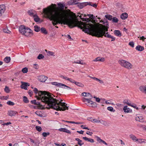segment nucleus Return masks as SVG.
I'll use <instances>...</instances> for the list:
<instances>
[{
	"instance_id": "55",
	"label": "nucleus",
	"mask_w": 146,
	"mask_h": 146,
	"mask_svg": "<svg viewBox=\"0 0 146 146\" xmlns=\"http://www.w3.org/2000/svg\"><path fill=\"white\" fill-rule=\"evenodd\" d=\"M60 77L62 78V79H65L66 80H68V79H69V78H68L67 77H66V76H60Z\"/></svg>"
},
{
	"instance_id": "53",
	"label": "nucleus",
	"mask_w": 146,
	"mask_h": 146,
	"mask_svg": "<svg viewBox=\"0 0 146 146\" xmlns=\"http://www.w3.org/2000/svg\"><path fill=\"white\" fill-rule=\"evenodd\" d=\"M35 113L37 115L41 117L42 116V114H41V113L39 111H36Z\"/></svg>"
},
{
	"instance_id": "41",
	"label": "nucleus",
	"mask_w": 146,
	"mask_h": 146,
	"mask_svg": "<svg viewBox=\"0 0 146 146\" xmlns=\"http://www.w3.org/2000/svg\"><path fill=\"white\" fill-rule=\"evenodd\" d=\"M3 30V32L5 33H10L11 32V31L8 29L7 28L4 29Z\"/></svg>"
},
{
	"instance_id": "58",
	"label": "nucleus",
	"mask_w": 146,
	"mask_h": 146,
	"mask_svg": "<svg viewBox=\"0 0 146 146\" xmlns=\"http://www.w3.org/2000/svg\"><path fill=\"white\" fill-rule=\"evenodd\" d=\"M138 38H139L140 40H142L143 41H144V40L146 39L145 38L144 36H143L141 37L138 36Z\"/></svg>"
},
{
	"instance_id": "63",
	"label": "nucleus",
	"mask_w": 146,
	"mask_h": 146,
	"mask_svg": "<svg viewBox=\"0 0 146 146\" xmlns=\"http://www.w3.org/2000/svg\"><path fill=\"white\" fill-rule=\"evenodd\" d=\"M36 102V101L35 100H33L31 101V103L35 105Z\"/></svg>"
},
{
	"instance_id": "49",
	"label": "nucleus",
	"mask_w": 146,
	"mask_h": 146,
	"mask_svg": "<svg viewBox=\"0 0 146 146\" xmlns=\"http://www.w3.org/2000/svg\"><path fill=\"white\" fill-rule=\"evenodd\" d=\"M44 58V56L42 54H39L37 57V58L38 59H41Z\"/></svg>"
},
{
	"instance_id": "17",
	"label": "nucleus",
	"mask_w": 146,
	"mask_h": 146,
	"mask_svg": "<svg viewBox=\"0 0 146 146\" xmlns=\"http://www.w3.org/2000/svg\"><path fill=\"white\" fill-rule=\"evenodd\" d=\"M135 49L138 51L141 52L144 50V47L142 46L138 45L136 47Z\"/></svg>"
},
{
	"instance_id": "6",
	"label": "nucleus",
	"mask_w": 146,
	"mask_h": 146,
	"mask_svg": "<svg viewBox=\"0 0 146 146\" xmlns=\"http://www.w3.org/2000/svg\"><path fill=\"white\" fill-rule=\"evenodd\" d=\"M27 27H25L24 25H21L19 27V32L22 35H23Z\"/></svg>"
},
{
	"instance_id": "25",
	"label": "nucleus",
	"mask_w": 146,
	"mask_h": 146,
	"mask_svg": "<svg viewBox=\"0 0 146 146\" xmlns=\"http://www.w3.org/2000/svg\"><path fill=\"white\" fill-rule=\"evenodd\" d=\"M114 33L116 36L120 37L121 36V33L120 31L119 30H115L114 31Z\"/></svg>"
},
{
	"instance_id": "10",
	"label": "nucleus",
	"mask_w": 146,
	"mask_h": 146,
	"mask_svg": "<svg viewBox=\"0 0 146 146\" xmlns=\"http://www.w3.org/2000/svg\"><path fill=\"white\" fill-rule=\"evenodd\" d=\"M5 6L4 5H0V16L2 15L5 10Z\"/></svg>"
},
{
	"instance_id": "1",
	"label": "nucleus",
	"mask_w": 146,
	"mask_h": 146,
	"mask_svg": "<svg viewBox=\"0 0 146 146\" xmlns=\"http://www.w3.org/2000/svg\"><path fill=\"white\" fill-rule=\"evenodd\" d=\"M58 7L49 11L44 9V13L46 14L47 18L52 21L53 25H57L58 24L66 25L71 28L74 27L78 26L79 28L80 22L73 19H69L67 17V14L64 10V5L62 4L58 3Z\"/></svg>"
},
{
	"instance_id": "26",
	"label": "nucleus",
	"mask_w": 146,
	"mask_h": 146,
	"mask_svg": "<svg viewBox=\"0 0 146 146\" xmlns=\"http://www.w3.org/2000/svg\"><path fill=\"white\" fill-rule=\"evenodd\" d=\"M135 119L136 121L140 122H143V117L141 116H136L135 117Z\"/></svg>"
},
{
	"instance_id": "15",
	"label": "nucleus",
	"mask_w": 146,
	"mask_h": 146,
	"mask_svg": "<svg viewBox=\"0 0 146 146\" xmlns=\"http://www.w3.org/2000/svg\"><path fill=\"white\" fill-rule=\"evenodd\" d=\"M105 60V58L104 57L101 58L100 57H98L96 58L93 61L94 62L101 61L104 62Z\"/></svg>"
},
{
	"instance_id": "22",
	"label": "nucleus",
	"mask_w": 146,
	"mask_h": 146,
	"mask_svg": "<svg viewBox=\"0 0 146 146\" xmlns=\"http://www.w3.org/2000/svg\"><path fill=\"white\" fill-rule=\"evenodd\" d=\"M82 139L86 141H87L91 143L94 142V141L92 139L88 138L86 137H83Z\"/></svg>"
},
{
	"instance_id": "36",
	"label": "nucleus",
	"mask_w": 146,
	"mask_h": 146,
	"mask_svg": "<svg viewBox=\"0 0 146 146\" xmlns=\"http://www.w3.org/2000/svg\"><path fill=\"white\" fill-rule=\"evenodd\" d=\"M34 20L36 22H38L40 20V19L36 15L35 17H34Z\"/></svg>"
},
{
	"instance_id": "21",
	"label": "nucleus",
	"mask_w": 146,
	"mask_h": 146,
	"mask_svg": "<svg viewBox=\"0 0 146 146\" xmlns=\"http://www.w3.org/2000/svg\"><path fill=\"white\" fill-rule=\"evenodd\" d=\"M139 89L142 92L146 94V86H141L140 87Z\"/></svg>"
},
{
	"instance_id": "28",
	"label": "nucleus",
	"mask_w": 146,
	"mask_h": 146,
	"mask_svg": "<svg viewBox=\"0 0 146 146\" xmlns=\"http://www.w3.org/2000/svg\"><path fill=\"white\" fill-rule=\"evenodd\" d=\"M73 63H74L76 64H80L82 65H83L85 64V63L84 62V61L81 60H80L78 61H74Z\"/></svg>"
},
{
	"instance_id": "37",
	"label": "nucleus",
	"mask_w": 146,
	"mask_h": 146,
	"mask_svg": "<svg viewBox=\"0 0 146 146\" xmlns=\"http://www.w3.org/2000/svg\"><path fill=\"white\" fill-rule=\"evenodd\" d=\"M87 15L91 19H92V20H94L95 19V17L92 14H88Z\"/></svg>"
},
{
	"instance_id": "8",
	"label": "nucleus",
	"mask_w": 146,
	"mask_h": 146,
	"mask_svg": "<svg viewBox=\"0 0 146 146\" xmlns=\"http://www.w3.org/2000/svg\"><path fill=\"white\" fill-rule=\"evenodd\" d=\"M21 83H22V84L20 86L21 88L22 89H23L25 90H27V86H29V84L27 83L23 82H21Z\"/></svg>"
},
{
	"instance_id": "11",
	"label": "nucleus",
	"mask_w": 146,
	"mask_h": 146,
	"mask_svg": "<svg viewBox=\"0 0 146 146\" xmlns=\"http://www.w3.org/2000/svg\"><path fill=\"white\" fill-rule=\"evenodd\" d=\"M28 14L31 17H35L36 15V11L33 9H31L29 11Z\"/></svg>"
},
{
	"instance_id": "14",
	"label": "nucleus",
	"mask_w": 146,
	"mask_h": 146,
	"mask_svg": "<svg viewBox=\"0 0 146 146\" xmlns=\"http://www.w3.org/2000/svg\"><path fill=\"white\" fill-rule=\"evenodd\" d=\"M58 130L59 131L61 132H63L69 134L71 133L70 131L65 128H61L59 129Z\"/></svg>"
},
{
	"instance_id": "40",
	"label": "nucleus",
	"mask_w": 146,
	"mask_h": 146,
	"mask_svg": "<svg viewBox=\"0 0 146 146\" xmlns=\"http://www.w3.org/2000/svg\"><path fill=\"white\" fill-rule=\"evenodd\" d=\"M23 101L25 103H29V101L28 100L26 96H24L23 97Z\"/></svg>"
},
{
	"instance_id": "4",
	"label": "nucleus",
	"mask_w": 146,
	"mask_h": 146,
	"mask_svg": "<svg viewBox=\"0 0 146 146\" xmlns=\"http://www.w3.org/2000/svg\"><path fill=\"white\" fill-rule=\"evenodd\" d=\"M118 63L122 66L128 69H131L132 67V65L131 63L123 60H119Z\"/></svg>"
},
{
	"instance_id": "31",
	"label": "nucleus",
	"mask_w": 146,
	"mask_h": 146,
	"mask_svg": "<svg viewBox=\"0 0 146 146\" xmlns=\"http://www.w3.org/2000/svg\"><path fill=\"white\" fill-rule=\"evenodd\" d=\"M129 136L130 138L133 141H135L137 138L134 135L131 134Z\"/></svg>"
},
{
	"instance_id": "20",
	"label": "nucleus",
	"mask_w": 146,
	"mask_h": 146,
	"mask_svg": "<svg viewBox=\"0 0 146 146\" xmlns=\"http://www.w3.org/2000/svg\"><path fill=\"white\" fill-rule=\"evenodd\" d=\"M87 3L85 2L82 3H78V6L81 9L83 8L84 7L87 6L86 4Z\"/></svg>"
},
{
	"instance_id": "3",
	"label": "nucleus",
	"mask_w": 146,
	"mask_h": 146,
	"mask_svg": "<svg viewBox=\"0 0 146 146\" xmlns=\"http://www.w3.org/2000/svg\"><path fill=\"white\" fill-rule=\"evenodd\" d=\"M79 28L82 29L85 33L91 34L92 36L98 37H102L104 36L105 37L111 38L112 36L108 33L106 34L105 31L92 24L88 23L84 25L83 26H80Z\"/></svg>"
},
{
	"instance_id": "61",
	"label": "nucleus",
	"mask_w": 146,
	"mask_h": 146,
	"mask_svg": "<svg viewBox=\"0 0 146 146\" xmlns=\"http://www.w3.org/2000/svg\"><path fill=\"white\" fill-rule=\"evenodd\" d=\"M11 124V122H7L6 123H3V125H8L10 124Z\"/></svg>"
},
{
	"instance_id": "57",
	"label": "nucleus",
	"mask_w": 146,
	"mask_h": 146,
	"mask_svg": "<svg viewBox=\"0 0 146 146\" xmlns=\"http://www.w3.org/2000/svg\"><path fill=\"white\" fill-rule=\"evenodd\" d=\"M78 17H80V18L81 19H82L83 21L85 20L86 19V18H82V16L80 15V14L79 13L78 14Z\"/></svg>"
},
{
	"instance_id": "19",
	"label": "nucleus",
	"mask_w": 146,
	"mask_h": 146,
	"mask_svg": "<svg viewBox=\"0 0 146 146\" xmlns=\"http://www.w3.org/2000/svg\"><path fill=\"white\" fill-rule=\"evenodd\" d=\"M78 0H72L69 1L68 3L69 5H73L75 4H78Z\"/></svg>"
},
{
	"instance_id": "46",
	"label": "nucleus",
	"mask_w": 146,
	"mask_h": 146,
	"mask_svg": "<svg viewBox=\"0 0 146 146\" xmlns=\"http://www.w3.org/2000/svg\"><path fill=\"white\" fill-rule=\"evenodd\" d=\"M50 135L49 132H43L42 133V136L44 137H46L47 136Z\"/></svg>"
},
{
	"instance_id": "18",
	"label": "nucleus",
	"mask_w": 146,
	"mask_h": 146,
	"mask_svg": "<svg viewBox=\"0 0 146 146\" xmlns=\"http://www.w3.org/2000/svg\"><path fill=\"white\" fill-rule=\"evenodd\" d=\"M82 95L85 97H89L88 98L90 99H92V96L91 94L87 92H83L82 94Z\"/></svg>"
},
{
	"instance_id": "12",
	"label": "nucleus",
	"mask_w": 146,
	"mask_h": 146,
	"mask_svg": "<svg viewBox=\"0 0 146 146\" xmlns=\"http://www.w3.org/2000/svg\"><path fill=\"white\" fill-rule=\"evenodd\" d=\"M123 110L124 112L126 113H131L132 111V110L129 108H128L127 106H124Z\"/></svg>"
},
{
	"instance_id": "5",
	"label": "nucleus",
	"mask_w": 146,
	"mask_h": 146,
	"mask_svg": "<svg viewBox=\"0 0 146 146\" xmlns=\"http://www.w3.org/2000/svg\"><path fill=\"white\" fill-rule=\"evenodd\" d=\"M33 35V31L29 28L27 27L23 35L27 37H30Z\"/></svg>"
},
{
	"instance_id": "30",
	"label": "nucleus",
	"mask_w": 146,
	"mask_h": 146,
	"mask_svg": "<svg viewBox=\"0 0 146 146\" xmlns=\"http://www.w3.org/2000/svg\"><path fill=\"white\" fill-rule=\"evenodd\" d=\"M40 31L42 33L46 35L48 33L46 29L44 27H42L40 29Z\"/></svg>"
},
{
	"instance_id": "7",
	"label": "nucleus",
	"mask_w": 146,
	"mask_h": 146,
	"mask_svg": "<svg viewBox=\"0 0 146 146\" xmlns=\"http://www.w3.org/2000/svg\"><path fill=\"white\" fill-rule=\"evenodd\" d=\"M17 113V112L15 111L10 110L8 111V115L10 116H15Z\"/></svg>"
},
{
	"instance_id": "24",
	"label": "nucleus",
	"mask_w": 146,
	"mask_h": 146,
	"mask_svg": "<svg viewBox=\"0 0 146 146\" xmlns=\"http://www.w3.org/2000/svg\"><path fill=\"white\" fill-rule=\"evenodd\" d=\"M128 14L127 13H122L121 15V18L123 20H125L128 17Z\"/></svg>"
},
{
	"instance_id": "42",
	"label": "nucleus",
	"mask_w": 146,
	"mask_h": 146,
	"mask_svg": "<svg viewBox=\"0 0 146 146\" xmlns=\"http://www.w3.org/2000/svg\"><path fill=\"white\" fill-rule=\"evenodd\" d=\"M7 104L9 106H13L15 105V103L11 101H8L7 102Z\"/></svg>"
},
{
	"instance_id": "59",
	"label": "nucleus",
	"mask_w": 146,
	"mask_h": 146,
	"mask_svg": "<svg viewBox=\"0 0 146 146\" xmlns=\"http://www.w3.org/2000/svg\"><path fill=\"white\" fill-rule=\"evenodd\" d=\"M141 139H137V138L135 141L138 142L139 143H141Z\"/></svg>"
},
{
	"instance_id": "34",
	"label": "nucleus",
	"mask_w": 146,
	"mask_h": 146,
	"mask_svg": "<svg viewBox=\"0 0 146 146\" xmlns=\"http://www.w3.org/2000/svg\"><path fill=\"white\" fill-rule=\"evenodd\" d=\"M11 60V58L7 56L4 59V61L6 63L9 62Z\"/></svg>"
},
{
	"instance_id": "51",
	"label": "nucleus",
	"mask_w": 146,
	"mask_h": 146,
	"mask_svg": "<svg viewBox=\"0 0 146 146\" xmlns=\"http://www.w3.org/2000/svg\"><path fill=\"white\" fill-rule=\"evenodd\" d=\"M97 141L100 143L102 142L103 140L101 139L99 137L97 136Z\"/></svg>"
},
{
	"instance_id": "43",
	"label": "nucleus",
	"mask_w": 146,
	"mask_h": 146,
	"mask_svg": "<svg viewBox=\"0 0 146 146\" xmlns=\"http://www.w3.org/2000/svg\"><path fill=\"white\" fill-rule=\"evenodd\" d=\"M22 71L23 73H26L28 71V68H27L25 67L22 69Z\"/></svg>"
},
{
	"instance_id": "23",
	"label": "nucleus",
	"mask_w": 146,
	"mask_h": 146,
	"mask_svg": "<svg viewBox=\"0 0 146 146\" xmlns=\"http://www.w3.org/2000/svg\"><path fill=\"white\" fill-rule=\"evenodd\" d=\"M45 51L47 53V55L49 56H54L55 53L52 51H47L46 50H45Z\"/></svg>"
},
{
	"instance_id": "33",
	"label": "nucleus",
	"mask_w": 146,
	"mask_h": 146,
	"mask_svg": "<svg viewBox=\"0 0 146 146\" xmlns=\"http://www.w3.org/2000/svg\"><path fill=\"white\" fill-rule=\"evenodd\" d=\"M34 27L35 31L36 32H39L40 29V27L36 25Z\"/></svg>"
},
{
	"instance_id": "39",
	"label": "nucleus",
	"mask_w": 146,
	"mask_h": 146,
	"mask_svg": "<svg viewBox=\"0 0 146 146\" xmlns=\"http://www.w3.org/2000/svg\"><path fill=\"white\" fill-rule=\"evenodd\" d=\"M118 21V19L115 17H114L112 18V21L113 23H116Z\"/></svg>"
},
{
	"instance_id": "54",
	"label": "nucleus",
	"mask_w": 146,
	"mask_h": 146,
	"mask_svg": "<svg viewBox=\"0 0 146 146\" xmlns=\"http://www.w3.org/2000/svg\"><path fill=\"white\" fill-rule=\"evenodd\" d=\"M90 119H89V120L92 122H94L96 123V121H97V119H94L92 117H91L90 118Z\"/></svg>"
},
{
	"instance_id": "35",
	"label": "nucleus",
	"mask_w": 146,
	"mask_h": 146,
	"mask_svg": "<svg viewBox=\"0 0 146 146\" xmlns=\"http://www.w3.org/2000/svg\"><path fill=\"white\" fill-rule=\"evenodd\" d=\"M105 17L108 20H112V17L111 15H107L105 16Z\"/></svg>"
},
{
	"instance_id": "62",
	"label": "nucleus",
	"mask_w": 146,
	"mask_h": 146,
	"mask_svg": "<svg viewBox=\"0 0 146 146\" xmlns=\"http://www.w3.org/2000/svg\"><path fill=\"white\" fill-rule=\"evenodd\" d=\"M86 133L87 134L91 136L92 135V134H93V133L92 132H90L89 131H87Z\"/></svg>"
},
{
	"instance_id": "60",
	"label": "nucleus",
	"mask_w": 146,
	"mask_h": 146,
	"mask_svg": "<svg viewBox=\"0 0 146 146\" xmlns=\"http://www.w3.org/2000/svg\"><path fill=\"white\" fill-rule=\"evenodd\" d=\"M141 143H146V140L144 139H141Z\"/></svg>"
},
{
	"instance_id": "64",
	"label": "nucleus",
	"mask_w": 146,
	"mask_h": 146,
	"mask_svg": "<svg viewBox=\"0 0 146 146\" xmlns=\"http://www.w3.org/2000/svg\"><path fill=\"white\" fill-rule=\"evenodd\" d=\"M77 132L79 133L80 134H83V133L84 132V131H82V130H81L80 131H77Z\"/></svg>"
},
{
	"instance_id": "52",
	"label": "nucleus",
	"mask_w": 146,
	"mask_h": 146,
	"mask_svg": "<svg viewBox=\"0 0 146 146\" xmlns=\"http://www.w3.org/2000/svg\"><path fill=\"white\" fill-rule=\"evenodd\" d=\"M107 109L108 110L110 111H113V108L112 107H108L107 108Z\"/></svg>"
},
{
	"instance_id": "48",
	"label": "nucleus",
	"mask_w": 146,
	"mask_h": 146,
	"mask_svg": "<svg viewBox=\"0 0 146 146\" xmlns=\"http://www.w3.org/2000/svg\"><path fill=\"white\" fill-rule=\"evenodd\" d=\"M129 45L132 47L133 48L134 47V43L133 41L130 42L129 43Z\"/></svg>"
},
{
	"instance_id": "44",
	"label": "nucleus",
	"mask_w": 146,
	"mask_h": 146,
	"mask_svg": "<svg viewBox=\"0 0 146 146\" xmlns=\"http://www.w3.org/2000/svg\"><path fill=\"white\" fill-rule=\"evenodd\" d=\"M63 84V85H62V87H63V88L66 89L67 90H70L71 89L73 90L70 87H69L67 86H66V85H65L64 84Z\"/></svg>"
},
{
	"instance_id": "13",
	"label": "nucleus",
	"mask_w": 146,
	"mask_h": 146,
	"mask_svg": "<svg viewBox=\"0 0 146 146\" xmlns=\"http://www.w3.org/2000/svg\"><path fill=\"white\" fill-rule=\"evenodd\" d=\"M91 99H90V98H84L83 99V101L84 102H87L88 103H90L91 105L94 104H96V103L92 101L91 100Z\"/></svg>"
},
{
	"instance_id": "38",
	"label": "nucleus",
	"mask_w": 146,
	"mask_h": 146,
	"mask_svg": "<svg viewBox=\"0 0 146 146\" xmlns=\"http://www.w3.org/2000/svg\"><path fill=\"white\" fill-rule=\"evenodd\" d=\"M93 79L99 82L101 84H102L104 83V81L103 80H100L97 78H94Z\"/></svg>"
},
{
	"instance_id": "2",
	"label": "nucleus",
	"mask_w": 146,
	"mask_h": 146,
	"mask_svg": "<svg viewBox=\"0 0 146 146\" xmlns=\"http://www.w3.org/2000/svg\"><path fill=\"white\" fill-rule=\"evenodd\" d=\"M33 91L36 94H38V96L37 98L41 100V101L46 105V108L48 109L53 108L57 110L64 111L68 109V107L64 102H62V100L59 101L58 100L53 98V95L45 91H38V89L35 88Z\"/></svg>"
},
{
	"instance_id": "16",
	"label": "nucleus",
	"mask_w": 146,
	"mask_h": 146,
	"mask_svg": "<svg viewBox=\"0 0 146 146\" xmlns=\"http://www.w3.org/2000/svg\"><path fill=\"white\" fill-rule=\"evenodd\" d=\"M51 84L53 85H55L60 87L63 88V87H62V85H63L61 83H58L56 82H51Z\"/></svg>"
},
{
	"instance_id": "29",
	"label": "nucleus",
	"mask_w": 146,
	"mask_h": 146,
	"mask_svg": "<svg viewBox=\"0 0 146 146\" xmlns=\"http://www.w3.org/2000/svg\"><path fill=\"white\" fill-rule=\"evenodd\" d=\"M130 101L128 99L124 100L123 102V103L124 104H126L129 106L131 105V104L130 103Z\"/></svg>"
},
{
	"instance_id": "47",
	"label": "nucleus",
	"mask_w": 146,
	"mask_h": 146,
	"mask_svg": "<svg viewBox=\"0 0 146 146\" xmlns=\"http://www.w3.org/2000/svg\"><path fill=\"white\" fill-rule=\"evenodd\" d=\"M36 129L38 131L40 132L42 130V128L39 126H36L35 127Z\"/></svg>"
},
{
	"instance_id": "32",
	"label": "nucleus",
	"mask_w": 146,
	"mask_h": 146,
	"mask_svg": "<svg viewBox=\"0 0 146 146\" xmlns=\"http://www.w3.org/2000/svg\"><path fill=\"white\" fill-rule=\"evenodd\" d=\"M74 84L76 85L81 87H83L84 86V85L83 84L79 82H77L75 81Z\"/></svg>"
},
{
	"instance_id": "50",
	"label": "nucleus",
	"mask_w": 146,
	"mask_h": 146,
	"mask_svg": "<svg viewBox=\"0 0 146 146\" xmlns=\"http://www.w3.org/2000/svg\"><path fill=\"white\" fill-rule=\"evenodd\" d=\"M4 90L7 93H8L10 92L9 87L7 86H5Z\"/></svg>"
},
{
	"instance_id": "56",
	"label": "nucleus",
	"mask_w": 146,
	"mask_h": 146,
	"mask_svg": "<svg viewBox=\"0 0 146 146\" xmlns=\"http://www.w3.org/2000/svg\"><path fill=\"white\" fill-rule=\"evenodd\" d=\"M68 81H70L71 83H74V84L75 82V81L74 80L72 79L71 78H69Z\"/></svg>"
},
{
	"instance_id": "45",
	"label": "nucleus",
	"mask_w": 146,
	"mask_h": 146,
	"mask_svg": "<svg viewBox=\"0 0 146 146\" xmlns=\"http://www.w3.org/2000/svg\"><path fill=\"white\" fill-rule=\"evenodd\" d=\"M101 123L106 126H108V125L107 122L106 121L103 120H102V121Z\"/></svg>"
},
{
	"instance_id": "9",
	"label": "nucleus",
	"mask_w": 146,
	"mask_h": 146,
	"mask_svg": "<svg viewBox=\"0 0 146 146\" xmlns=\"http://www.w3.org/2000/svg\"><path fill=\"white\" fill-rule=\"evenodd\" d=\"M47 77L44 75H41L38 77V80L40 82H45L47 79Z\"/></svg>"
},
{
	"instance_id": "27",
	"label": "nucleus",
	"mask_w": 146,
	"mask_h": 146,
	"mask_svg": "<svg viewBox=\"0 0 146 146\" xmlns=\"http://www.w3.org/2000/svg\"><path fill=\"white\" fill-rule=\"evenodd\" d=\"M75 139L78 141V144L80 146H81L84 144V143L82 142V140H81L80 139L76 138Z\"/></svg>"
}]
</instances>
